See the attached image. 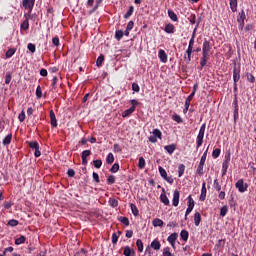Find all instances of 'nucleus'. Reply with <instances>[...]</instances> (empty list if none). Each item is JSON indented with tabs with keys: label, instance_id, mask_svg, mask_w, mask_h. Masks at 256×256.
Returning a JSON list of instances; mask_svg holds the SVG:
<instances>
[{
	"label": "nucleus",
	"instance_id": "nucleus-1",
	"mask_svg": "<svg viewBox=\"0 0 256 256\" xmlns=\"http://www.w3.org/2000/svg\"><path fill=\"white\" fill-rule=\"evenodd\" d=\"M205 129H206V125L202 124L199 130V133L197 135V139H196V148L199 149V147H201V145H203V139L205 137Z\"/></svg>",
	"mask_w": 256,
	"mask_h": 256
},
{
	"label": "nucleus",
	"instance_id": "nucleus-2",
	"mask_svg": "<svg viewBox=\"0 0 256 256\" xmlns=\"http://www.w3.org/2000/svg\"><path fill=\"white\" fill-rule=\"evenodd\" d=\"M22 5L28 11V15H30L33 7H35V0H22Z\"/></svg>",
	"mask_w": 256,
	"mask_h": 256
},
{
	"label": "nucleus",
	"instance_id": "nucleus-3",
	"mask_svg": "<svg viewBox=\"0 0 256 256\" xmlns=\"http://www.w3.org/2000/svg\"><path fill=\"white\" fill-rule=\"evenodd\" d=\"M209 53H211V42H209V40L207 39H204L202 46V55H206L209 57Z\"/></svg>",
	"mask_w": 256,
	"mask_h": 256
},
{
	"label": "nucleus",
	"instance_id": "nucleus-4",
	"mask_svg": "<svg viewBox=\"0 0 256 256\" xmlns=\"http://www.w3.org/2000/svg\"><path fill=\"white\" fill-rule=\"evenodd\" d=\"M235 187H236V189H238V191L240 193H245V191H247V187H249V185H247V183H245L243 181V179H240L236 182Z\"/></svg>",
	"mask_w": 256,
	"mask_h": 256
},
{
	"label": "nucleus",
	"instance_id": "nucleus-5",
	"mask_svg": "<svg viewBox=\"0 0 256 256\" xmlns=\"http://www.w3.org/2000/svg\"><path fill=\"white\" fill-rule=\"evenodd\" d=\"M179 197H180L179 190H175L174 193H173V200H172V205L174 207H178V205H179Z\"/></svg>",
	"mask_w": 256,
	"mask_h": 256
},
{
	"label": "nucleus",
	"instance_id": "nucleus-6",
	"mask_svg": "<svg viewBox=\"0 0 256 256\" xmlns=\"http://www.w3.org/2000/svg\"><path fill=\"white\" fill-rule=\"evenodd\" d=\"M25 21L21 24V29L24 31H27L29 29V17H31V14H25Z\"/></svg>",
	"mask_w": 256,
	"mask_h": 256
},
{
	"label": "nucleus",
	"instance_id": "nucleus-7",
	"mask_svg": "<svg viewBox=\"0 0 256 256\" xmlns=\"http://www.w3.org/2000/svg\"><path fill=\"white\" fill-rule=\"evenodd\" d=\"M240 70L237 69V67H234L233 69V81L234 83H237L239 79H241Z\"/></svg>",
	"mask_w": 256,
	"mask_h": 256
},
{
	"label": "nucleus",
	"instance_id": "nucleus-8",
	"mask_svg": "<svg viewBox=\"0 0 256 256\" xmlns=\"http://www.w3.org/2000/svg\"><path fill=\"white\" fill-rule=\"evenodd\" d=\"M158 57L161 63H167V53L165 52V50H159Z\"/></svg>",
	"mask_w": 256,
	"mask_h": 256
},
{
	"label": "nucleus",
	"instance_id": "nucleus-9",
	"mask_svg": "<svg viewBox=\"0 0 256 256\" xmlns=\"http://www.w3.org/2000/svg\"><path fill=\"white\" fill-rule=\"evenodd\" d=\"M50 123L52 127H57V117L53 110L50 111Z\"/></svg>",
	"mask_w": 256,
	"mask_h": 256
},
{
	"label": "nucleus",
	"instance_id": "nucleus-10",
	"mask_svg": "<svg viewBox=\"0 0 256 256\" xmlns=\"http://www.w3.org/2000/svg\"><path fill=\"white\" fill-rule=\"evenodd\" d=\"M165 151L169 153V155H173L175 153V149H177V145L175 144H170L164 147Z\"/></svg>",
	"mask_w": 256,
	"mask_h": 256
},
{
	"label": "nucleus",
	"instance_id": "nucleus-11",
	"mask_svg": "<svg viewBox=\"0 0 256 256\" xmlns=\"http://www.w3.org/2000/svg\"><path fill=\"white\" fill-rule=\"evenodd\" d=\"M165 33L172 34L175 33V25L169 23L165 25L164 28Z\"/></svg>",
	"mask_w": 256,
	"mask_h": 256
},
{
	"label": "nucleus",
	"instance_id": "nucleus-12",
	"mask_svg": "<svg viewBox=\"0 0 256 256\" xmlns=\"http://www.w3.org/2000/svg\"><path fill=\"white\" fill-rule=\"evenodd\" d=\"M123 255H125V256H135V250H133L129 246H126V247H124Z\"/></svg>",
	"mask_w": 256,
	"mask_h": 256
},
{
	"label": "nucleus",
	"instance_id": "nucleus-13",
	"mask_svg": "<svg viewBox=\"0 0 256 256\" xmlns=\"http://www.w3.org/2000/svg\"><path fill=\"white\" fill-rule=\"evenodd\" d=\"M179 237V234L177 233H172L170 236H168L167 241L170 243V245H173L177 241V238Z\"/></svg>",
	"mask_w": 256,
	"mask_h": 256
},
{
	"label": "nucleus",
	"instance_id": "nucleus-14",
	"mask_svg": "<svg viewBox=\"0 0 256 256\" xmlns=\"http://www.w3.org/2000/svg\"><path fill=\"white\" fill-rule=\"evenodd\" d=\"M192 53H193V47L192 46H188V48L186 50L187 57H185L186 63H191V54Z\"/></svg>",
	"mask_w": 256,
	"mask_h": 256
},
{
	"label": "nucleus",
	"instance_id": "nucleus-15",
	"mask_svg": "<svg viewBox=\"0 0 256 256\" xmlns=\"http://www.w3.org/2000/svg\"><path fill=\"white\" fill-rule=\"evenodd\" d=\"M206 197H207V188L205 187V182H203L202 189H201V195H200V201H205Z\"/></svg>",
	"mask_w": 256,
	"mask_h": 256
},
{
	"label": "nucleus",
	"instance_id": "nucleus-16",
	"mask_svg": "<svg viewBox=\"0 0 256 256\" xmlns=\"http://www.w3.org/2000/svg\"><path fill=\"white\" fill-rule=\"evenodd\" d=\"M229 5L232 13H237V0H229Z\"/></svg>",
	"mask_w": 256,
	"mask_h": 256
},
{
	"label": "nucleus",
	"instance_id": "nucleus-17",
	"mask_svg": "<svg viewBox=\"0 0 256 256\" xmlns=\"http://www.w3.org/2000/svg\"><path fill=\"white\" fill-rule=\"evenodd\" d=\"M200 224H201V213L196 212V213L194 214V225H195L196 227H199Z\"/></svg>",
	"mask_w": 256,
	"mask_h": 256
},
{
	"label": "nucleus",
	"instance_id": "nucleus-18",
	"mask_svg": "<svg viewBox=\"0 0 256 256\" xmlns=\"http://www.w3.org/2000/svg\"><path fill=\"white\" fill-rule=\"evenodd\" d=\"M150 247H152L154 251H159V249H161V242H159L158 240H154L151 242Z\"/></svg>",
	"mask_w": 256,
	"mask_h": 256
},
{
	"label": "nucleus",
	"instance_id": "nucleus-19",
	"mask_svg": "<svg viewBox=\"0 0 256 256\" xmlns=\"http://www.w3.org/2000/svg\"><path fill=\"white\" fill-rule=\"evenodd\" d=\"M135 113V107L131 106L129 109H126L123 113H122V117H129V115Z\"/></svg>",
	"mask_w": 256,
	"mask_h": 256
},
{
	"label": "nucleus",
	"instance_id": "nucleus-20",
	"mask_svg": "<svg viewBox=\"0 0 256 256\" xmlns=\"http://www.w3.org/2000/svg\"><path fill=\"white\" fill-rule=\"evenodd\" d=\"M131 212L134 215V217L139 216V209H137V206L133 203L130 204Z\"/></svg>",
	"mask_w": 256,
	"mask_h": 256
},
{
	"label": "nucleus",
	"instance_id": "nucleus-21",
	"mask_svg": "<svg viewBox=\"0 0 256 256\" xmlns=\"http://www.w3.org/2000/svg\"><path fill=\"white\" fill-rule=\"evenodd\" d=\"M152 225H153V227H163V220H161L159 218H155L152 221Z\"/></svg>",
	"mask_w": 256,
	"mask_h": 256
},
{
	"label": "nucleus",
	"instance_id": "nucleus-22",
	"mask_svg": "<svg viewBox=\"0 0 256 256\" xmlns=\"http://www.w3.org/2000/svg\"><path fill=\"white\" fill-rule=\"evenodd\" d=\"M193 97H195V92H192L185 101V107H189L191 105V101H193Z\"/></svg>",
	"mask_w": 256,
	"mask_h": 256
},
{
	"label": "nucleus",
	"instance_id": "nucleus-23",
	"mask_svg": "<svg viewBox=\"0 0 256 256\" xmlns=\"http://www.w3.org/2000/svg\"><path fill=\"white\" fill-rule=\"evenodd\" d=\"M207 59H209V56L202 55V58H201V61H200L201 67L199 68L200 71H201V69H203V67H205V65H207Z\"/></svg>",
	"mask_w": 256,
	"mask_h": 256
},
{
	"label": "nucleus",
	"instance_id": "nucleus-24",
	"mask_svg": "<svg viewBox=\"0 0 256 256\" xmlns=\"http://www.w3.org/2000/svg\"><path fill=\"white\" fill-rule=\"evenodd\" d=\"M180 237H181L182 240L188 241V239H189V232L187 230H182L180 232Z\"/></svg>",
	"mask_w": 256,
	"mask_h": 256
},
{
	"label": "nucleus",
	"instance_id": "nucleus-25",
	"mask_svg": "<svg viewBox=\"0 0 256 256\" xmlns=\"http://www.w3.org/2000/svg\"><path fill=\"white\" fill-rule=\"evenodd\" d=\"M168 17L171 21H178L177 14L173 10H168Z\"/></svg>",
	"mask_w": 256,
	"mask_h": 256
},
{
	"label": "nucleus",
	"instance_id": "nucleus-26",
	"mask_svg": "<svg viewBox=\"0 0 256 256\" xmlns=\"http://www.w3.org/2000/svg\"><path fill=\"white\" fill-rule=\"evenodd\" d=\"M11 139H13L12 134H8L4 139H3V145H10L11 144Z\"/></svg>",
	"mask_w": 256,
	"mask_h": 256
},
{
	"label": "nucleus",
	"instance_id": "nucleus-27",
	"mask_svg": "<svg viewBox=\"0 0 256 256\" xmlns=\"http://www.w3.org/2000/svg\"><path fill=\"white\" fill-rule=\"evenodd\" d=\"M115 161V156H113V153H109L106 157V163H108V165L113 164V162Z\"/></svg>",
	"mask_w": 256,
	"mask_h": 256
},
{
	"label": "nucleus",
	"instance_id": "nucleus-28",
	"mask_svg": "<svg viewBox=\"0 0 256 256\" xmlns=\"http://www.w3.org/2000/svg\"><path fill=\"white\" fill-rule=\"evenodd\" d=\"M239 18L237 19L238 23H245V19L247 18V16H245V11L242 10L240 13H239Z\"/></svg>",
	"mask_w": 256,
	"mask_h": 256
},
{
	"label": "nucleus",
	"instance_id": "nucleus-29",
	"mask_svg": "<svg viewBox=\"0 0 256 256\" xmlns=\"http://www.w3.org/2000/svg\"><path fill=\"white\" fill-rule=\"evenodd\" d=\"M183 173H185V164H180L178 166V177H183Z\"/></svg>",
	"mask_w": 256,
	"mask_h": 256
},
{
	"label": "nucleus",
	"instance_id": "nucleus-30",
	"mask_svg": "<svg viewBox=\"0 0 256 256\" xmlns=\"http://www.w3.org/2000/svg\"><path fill=\"white\" fill-rule=\"evenodd\" d=\"M123 35L124 32L122 30H117L115 32V39H117V41H121L123 39Z\"/></svg>",
	"mask_w": 256,
	"mask_h": 256
},
{
	"label": "nucleus",
	"instance_id": "nucleus-31",
	"mask_svg": "<svg viewBox=\"0 0 256 256\" xmlns=\"http://www.w3.org/2000/svg\"><path fill=\"white\" fill-rule=\"evenodd\" d=\"M26 240L27 238H25V236H20L15 240V245H23V243H25Z\"/></svg>",
	"mask_w": 256,
	"mask_h": 256
},
{
	"label": "nucleus",
	"instance_id": "nucleus-32",
	"mask_svg": "<svg viewBox=\"0 0 256 256\" xmlns=\"http://www.w3.org/2000/svg\"><path fill=\"white\" fill-rule=\"evenodd\" d=\"M160 200H161V202L163 203V204H165V205H169V198L167 197V195H165V194H161L160 195Z\"/></svg>",
	"mask_w": 256,
	"mask_h": 256
},
{
	"label": "nucleus",
	"instance_id": "nucleus-33",
	"mask_svg": "<svg viewBox=\"0 0 256 256\" xmlns=\"http://www.w3.org/2000/svg\"><path fill=\"white\" fill-rule=\"evenodd\" d=\"M133 11H135V8L133 6H130L129 10L124 15V19H129V17H131V15H133Z\"/></svg>",
	"mask_w": 256,
	"mask_h": 256
},
{
	"label": "nucleus",
	"instance_id": "nucleus-34",
	"mask_svg": "<svg viewBox=\"0 0 256 256\" xmlns=\"http://www.w3.org/2000/svg\"><path fill=\"white\" fill-rule=\"evenodd\" d=\"M103 61H105V56L100 55L96 60V66L101 67V65H103Z\"/></svg>",
	"mask_w": 256,
	"mask_h": 256
},
{
	"label": "nucleus",
	"instance_id": "nucleus-35",
	"mask_svg": "<svg viewBox=\"0 0 256 256\" xmlns=\"http://www.w3.org/2000/svg\"><path fill=\"white\" fill-rule=\"evenodd\" d=\"M229 211V207H227L226 205L223 206L221 209H220V216L221 217H225V215H227Z\"/></svg>",
	"mask_w": 256,
	"mask_h": 256
},
{
	"label": "nucleus",
	"instance_id": "nucleus-36",
	"mask_svg": "<svg viewBox=\"0 0 256 256\" xmlns=\"http://www.w3.org/2000/svg\"><path fill=\"white\" fill-rule=\"evenodd\" d=\"M152 135L158 139H161L163 134L161 133V130L156 128L153 130Z\"/></svg>",
	"mask_w": 256,
	"mask_h": 256
},
{
	"label": "nucleus",
	"instance_id": "nucleus-37",
	"mask_svg": "<svg viewBox=\"0 0 256 256\" xmlns=\"http://www.w3.org/2000/svg\"><path fill=\"white\" fill-rule=\"evenodd\" d=\"M15 49L14 48H10L7 52H6V58L7 59H11V57H13L15 55Z\"/></svg>",
	"mask_w": 256,
	"mask_h": 256
},
{
	"label": "nucleus",
	"instance_id": "nucleus-38",
	"mask_svg": "<svg viewBox=\"0 0 256 256\" xmlns=\"http://www.w3.org/2000/svg\"><path fill=\"white\" fill-rule=\"evenodd\" d=\"M188 207L192 209L195 208V200H193V197H191V195L188 196Z\"/></svg>",
	"mask_w": 256,
	"mask_h": 256
},
{
	"label": "nucleus",
	"instance_id": "nucleus-39",
	"mask_svg": "<svg viewBox=\"0 0 256 256\" xmlns=\"http://www.w3.org/2000/svg\"><path fill=\"white\" fill-rule=\"evenodd\" d=\"M136 245H137V247H138L139 253H143V241H141V239H138V240L136 241Z\"/></svg>",
	"mask_w": 256,
	"mask_h": 256
},
{
	"label": "nucleus",
	"instance_id": "nucleus-40",
	"mask_svg": "<svg viewBox=\"0 0 256 256\" xmlns=\"http://www.w3.org/2000/svg\"><path fill=\"white\" fill-rule=\"evenodd\" d=\"M118 220L120 221V223H123V225H125L126 227H129V218L120 217Z\"/></svg>",
	"mask_w": 256,
	"mask_h": 256
},
{
	"label": "nucleus",
	"instance_id": "nucleus-41",
	"mask_svg": "<svg viewBox=\"0 0 256 256\" xmlns=\"http://www.w3.org/2000/svg\"><path fill=\"white\" fill-rule=\"evenodd\" d=\"M27 49H28V51H30L31 53H35V51H37V48H36L35 44H33V43H28Z\"/></svg>",
	"mask_w": 256,
	"mask_h": 256
},
{
	"label": "nucleus",
	"instance_id": "nucleus-42",
	"mask_svg": "<svg viewBox=\"0 0 256 256\" xmlns=\"http://www.w3.org/2000/svg\"><path fill=\"white\" fill-rule=\"evenodd\" d=\"M93 164L96 169H101V165H103V161H101V159H97L93 161Z\"/></svg>",
	"mask_w": 256,
	"mask_h": 256
},
{
	"label": "nucleus",
	"instance_id": "nucleus-43",
	"mask_svg": "<svg viewBox=\"0 0 256 256\" xmlns=\"http://www.w3.org/2000/svg\"><path fill=\"white\" fill-rule=\"evenodd\" d=\"M139 169H145V158L140 157L138 162Z\"/></svg>",
	"mask_w": 256,
	"mask_h": 256
},
{
	"label": "nucleus",
	"instance_id": "nucleus-44",
	"mask_svg": "<svg viewBox=\"0 0 256 256\" xmlns=\"http://www.w3.org/2000/svg\"><path fill=\"white\" fill-rule=\"evenodd\" d=\"M219 155H221V149H219V148L214 149L212 152V157L214 159H217V157H219Z\"/></svg>",
	"mask_w": 256,
	"mask_h": 256
},
{
	"label": "nucleus",
	"instance_id": "nucleus-45",
	"mask_svg": "<svg viewBox=\"0 0 256 256\" xmlns=\"http://www.w3.org/2000/svg\"><path fill=\"white\" fill-rule=\"evenodd\" d=\"M158 171L162 178L165 179V177H167V171L163 167L159 166Z\"/></svg>",
	"mask_w": 256,
	"mask_h": 256
},
{
	"label": "nucleus",
	"instance_id": "nucleus-46",
	"mask_svg": "<svg viewBox=\"0 0 256 256\" xmlns=\"http://www.w3.org/2000/svg\"><path fill=\"white\" fill-rule=\"evenodd\" d=\"M109 204L111 207H117L119 205V201L115 200V198H110Z\"/></svg>",
	"mask_w": 256,
	"mask_h": 256
},
{
	"label": "nucleus",
	"instance_id": "nucleus-47",
	"mask_svg": "<svg viewBox=\"0 0 256 256\" xmlns=\"http://www.w3.org/2000/svg\"><path fill=\"white\" fill-rule=\"evenodd\" d=\"M36 97L41 99L43 97V92L41 91V86H37L36 88Z\"/></svg>",
	"mask_w": 256,
	"mask_h": 256
},
{
	"label": "nucleus",
	"instance_id": "nucleus-48",
	"mask_svg": "<svg viewBox=\"0 0 256 256\" xmlns=\"http://www.w3.org/2000/svg\"><path fill=\"white\" fill-rule=\"evenodd\" d=\"M29 147L30 149L37 150L39 149V143H37V141L30 142Z\"/></svg>",
	"mask_w": 256,
	"mask_h": 256
},
{
	"label": "nucleus",
	"instance_id": "nucleus-49",
	"mask_svg": "<svg viewBox=\"0 0 256 256\" xmlns=\"http://www.w3.org/2000/svg\"><path fill=\"white\" fill-rule=\"evenodd\" d=\"M173 121H176V123H183V118L181 116L175 114L172 116Z\"/></svg>",
	"mask_w": 256,
	"mask_h": 256
},
{
	"label": "nucleus",
	"instance_id": "nucleus-50",
	"mask_svg": "<svg viewBox=\"0 0 256 256\" xmlns=\"http://www.w3.org/2000/svg\"><path fill=\"white\" fill-rule=\"evenodd\" d=\"M8 225H10V227H17V225H19V221L11 219L8 221Z\"/></svg>",
	"mask_w": 256,
	"mask_h": 256
},
{
	"label": "nucleus",
	"instance_id": "nucleus-51",
	"mask_svg": "<svg viewBox=\"0 0 256 256\" xmlns=\"http://www.w3.org/2000/svg\"><path fill=\"white\" fill-rule=\"evenodd\" d=\"M205 161H207V150L204 152V154L202 155L201 159H200V165H205Z\"/></svg>",
	"mask_w": 256,
	"mask_h": 256
},
{
	"label": "nucleus",
	"instance_id": "nucleus-52",
	"mask_svg": "<svg viewBox=\"0 0 256 256\" xmlns=\"http://www.w3.org/2000/svg\"><path fill=\"white\" fill-rule=\"evenodd\" d=\"M204 166H205V165H203V164H199L198 167H197L196 172L198 173V175H199L200 177L203 175V167H204Z\"/></svg>",
	"mask_w": 256,
	"mask_h": 256
},
{
	"label": "nucleus",
	"instance_id": "nucleus-53",
	"mask_svg": "<svg viewBox=\"0 0 256 256\" xmlns=\"http://www.w3.org/2000/svg\"><path fill=\"white\" fill-rule=\"evenodd\" d=\"M110 171L111 173H117V171H119V164H113V166L110 168Z\"/></svg>",
	"mask_w": 256,
	"mask_h": 256
},
{
	"label": "nucleus",
	"instance_id": "nucleus-54",
	"mask_svg": "<svg viewBox=\"0 0 256 256\" xmlns=\"http://www.w3.org/2000/svg\"><path fill=\"white\" fill-rule=\"evenodd\" d=\"M114 183H115V176L110 175V176L107 178V184H108V185H113Z\"/></svg>",
	"mask_w": 256,
	"mask_h": 256
},
{
	"label": "nucleus",
	"instance_id": "nucleus-55",
	"mask_svg": "<svg viewBox=\"0 0 256 256\" xmlns=\"http://www.w3.org/2000/svg\"><path fill=\"white\" fill-rule=\"evenodd\" d=\"M132 91H135V93H139V91H141V88L139 87V84L133 83L132 84Z\"/></svg>",
	"mask_w": 256,
	"mask_h": 256
},
{
	"label": "nucleus",
	"instance_id": "nucleus-56",
	"mask_svg": "<svg viewBox=\"0 0 256 256\" xmlns=\"http://www.w3.org/2000/svg\"><path fill=\"white\" fill-rule=\"evenodd\" d=\"M247 79H248L249 83H255V76H253V74L248 73Z\"/></svg>",
	"mask_w": 256,
	"mask_h": 256
},
{
	"label": "nucleus",
	"instance_id": "nucleus-57",
	"mask_svg": "<svg viewBox=\"0 0 256 256\" xmlns=\"http://www.w3.org/2000/svg\"><path fill=\"white\" fill-rule=\"evenodd\" d=\"M11 79H12V76H11V73H6V78H5V83L6 85H9V83H11Z\"/></svg>",
	"mask_w": 256,
	"mask_h": 256
},
{
	"label": "nucleus",
	"instance_id": "nucleus-58",
	"mask_svg": "<svg viewBox=\"0 0 256 256\" xmlns=\"http://www.w3.org/2000/svg\"><path fill=\"white\" fill-rule=\"evenodd\" d=\"M117 241H119V237L117 236L116 233L112 234V243L113 245H117Z\"/></svg>",
	"mask_w": 256,
	"mask_h": 256
},
{
	"label": "nucleus",
	"instance_id": "nucleus-59",
	"mask_svg": "<svg viewBox=\"0 0 256 256\" xmlns=\"http://www.w3.org/2000/svg\"><path fill=\"white\" fill-rule=\"evenodd\" d=\"M89 155H91V150H84L82 152V158L87 159V157H89Z\"/></svg>",
	"mask_w": 256,
	"mask_h": 256
},
{
	"label": "nucleus",
	"instance_id": "nucleus-60",
	"mask_svg": "<svg viewBox=\"0 0 256 256\" xmlns=\"http://www.w3.org/2000/svg\"><path fill=\"white\" fill-rule=\"evenodd\" d=\"M19 122L23 123V121H25V112L22 111L19 116H18Z\"/></svg>",
	"mask_w": 256,
	"mask_h": 256
},
{
	"label": "nucleus",
	"instance_id": "nucleus-61",
	"mask_svg": "<svg viewBox=\"0 0 256 256\" xmlns=\"http://www.w3.org/2000/svg\"><path fill=\"white\" fill-rule=\"evenodd\" d=\"M214 189H216V191H221V186L219 185V181L217 179L214 180Z\"/></svg>",
	"mask_w": 256,
	"mask_h": 256
},
{
	"label": "nucleus",
	"instance_id": "nucleus-62",
	"mask_svg": "<svg viewBox=\"0 0 256 256\" xmlns=\"http://www.w3.org/2000/svg\"><path fill=\"white\" fill-rule=\"evenodd\" d=\"M222 169H224L226 171L229 169V160H224V162L222 164Z\"/></svg>",
	"mask_w": 256,
	"mask_h": 256
},
{
	"label": "nucleus",
	"instance_id": "nucleus-63",
	"mask_svg": "<svg viewBox=\"0 0 256 256\" xmlns=\"http://www.w3.org/2000/svg\"><path fill=\"white\" fill-rule=\"evenodd\" d=\"M114 151L115 153H121L122 149L121 146H119V144H114Z\"/></svg>",
	"mask_w": 256,
	"mask_h": 256
},
{
	"label": "nucleus",
	"instance_id": "nucleus-64",
	"mask_svg": "<svg viewBox=\"0 0 256 256\" xmlns=\"http://www.w3.org/2000/svg\"><path fill=\"white\" fill-rule=\"evenodd\" d=\"M11 207H13V202L9 201L4 203V208L11 209Z\"/></svg>",
	"mask_w": 256,
	"mask_h": 256
}]
</instances>
